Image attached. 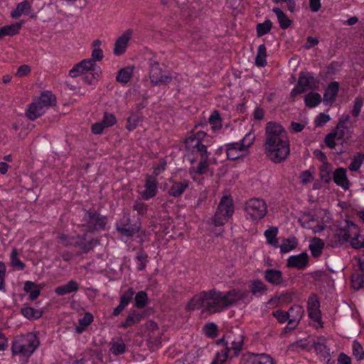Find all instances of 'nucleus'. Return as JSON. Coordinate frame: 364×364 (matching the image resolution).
I'll use <instances>...</instances> for the list:
<instances>
[{
    "mask_svg": "<svg viewBox=\"0 0 364 364\" xmlns=\"http://www.w3.org/2000/svg\"><path fill=\"white\" fill-rule=\"evenodd\" d=\"M140 120L141 117L138 114L132 112L130 114V116L127 119V124L125 126V128L129 132L134 131L137 127Z\"/></svg>",
    "mask_w": 364,
    "mask_h": 364,
    "instance_id": "48",
    "label": "nucleus"
},
{
    "mask_svg": "<svg viewBox=\"0 0 364 364\" xmlns=\"http://www.w3.org/2000/svg\"><path fill=\"white\" fill-rule=\"evenodd\" d=\"M255 140V135L253 132H250L246 134L245 136L239 141L240 144L242 146L245 151L247 152L249 147L253 144Z\"/></svg>",
    "mask_w": 364,
    "mask_h": 364,
    "instance_id": "56",
    "label": "nucleus"
},
{
    "mask_svg": "<svg viewBox=\"0 0 364 364\" xmlns=\"http://www.w3.org/2000/svg\"><path fill=\"white\" fill-rule=\"evenodd\" d=\"M272 27V23L269 19L265 20L263 23H258L256 26L257 36L262 37L268 33Z\"/></svg>",
    "mask_w": 364,
    "mask_h": 364,
    "instance_id": "43",
    "label": "nucleus"
},
{
    "mask_svg": "<svg viewBox=\"0 0 364 364\" xmlns=\"http://www.w3.org/2000/svg\"><path fill=\"white\" fill-rule=\"evenodd\" d=\"M99 71L85 72L82 77L83 82L87 85H95L100 76Z\"/></svg>",
    "mask_w": 364,
    "mask_h": 364,
    "instance_id": "50",
    "label": "nucleus"
},
{
    "mask_svg": "<svg viewBox=\"0 0 364 364\" xmlns=\"http://www.w3.org/2000/svg\"><path fill=\"white\" fill-rule=\"evenodd\" d=\"M144 317V314L136 310H131L124 321L122 322L119 328L126 329L139 323Z\"/></svg>",
    "mask_w": 364,
    "mask_h": 364,
    "instance_id": "29",
    "label": "nucleus"
},
{
    "mask_svg": "<svg viewBox=\"0 0 364 364\" xmlns=\"http://www.w3.org/2000/svg\"><path fill=\"white\" fill-rule=\"evenodd\" d=\"M144 191L140 193L143 199L147 200L154 198L158 191V181L155 176H148L145 180Z\"/></svg>",
    "mask_w": 364,
    "mask_h": 364,
    "instance_id": "15",
    "label": "nucleus"
},
{
    "mask_svg": "<svg viewBox=\"0 0 364 364\" xmlns=\"http://www.w3.org/2000/svg\"><path fill=\"white\" fill-rule=\"evenodd\" d=\"M240 364H276L274 358L266 353H247L242 355Z\"/></svg>",
    "mask_w": 364,
    "mask_h": 364,
    "instance_id": "10",
    "label": "nucleus"
},
{
    "mask_svg": "<svg viewBox=\"0 0 364 364\" xmlns=\"http://www.w3.org/2000/svg\"><path fill=\"white\" fill-rule=\"evenodd\" d=\"M21 312L23 314V316L27 318L28 319L39 318L43 314V311L36 309L30 306H26L22 308Z\"/></svg>",
    "mask_w": 364,
    "mask_h": 364,
    "instance_id": "42",
    "label": "nucleus"
},
{
    "mask_svg": "<svg viewBox=\"0 0 364 364\" xmlns=\"http://www.w3.org/2000/svg\"><path fill=\"white\" fill-rule=\"evenodd\" d=\"M98 356V355L95 353V350H90L84 353L81 358L73 360L70 364H85L88 362L89 359H99Z\"/></svg>",
    "mask_w": 364,
    "mask_h": 364,
    "instance_id": "51",
    "label": "nucleus"
},
{
    "mask_svg": "<svg viewBox=\"0 0 364 364\" xmlns=\"http://www.w3.org/2000/svg\"><path fill=\"white\" fill-rule=\"evenodd\" d=\"M205 335L210 338H215L218 336V326L214 323L205 324L203 328Z\"/></svg>",
    "mask_w": 364,
    "mask_h": 364,
    "instance_id": "53",
    "label": "nucleus"
},
{
    "mask_svg": "<svg viewBox=\"0 0 364 364\" xmlns=\"http://www.w3.org/2000/svg\"><path fill=\"white\" fill-rule=\"evenodd\" d=\"M339 90V83L336 81L331 82L326 88L323 93V102L331 105L336 100Z\"/></svg>",
    "mask_w": 364,
    "mask_h": 364,
    "instance_id": "27",
    "label": "nucleus"
},
{
    "mask_svg": "<svg viewBox=\"0 0 364 364\" xmlns=\"http://www.w3.org/2000/svg\"><path fill=\"white\" fill-rule=\"evenodd\" d=\"M190 183V181L186 178L180 181H171V186L168 190V194L173 198L181 197L188 188Z\"/></svg>",
    "mask_w": 364,
    "mask_h": 364,
    "instance_id": "18",
    "label": "nucleus"
},
{
    "mask_svg": "<svg viewBox=\"0 0 364 364\" xmlns=\"http://www.w3.org/2000/svg\"><path fill=\"white\" fill-rule=\"evenodd\" d=\"M263 147L266 156L274 164L287 160L290 154V142L281 124L273 122L266 124Z\"/></svg>",
    "mask_w": 364,
    "mask_h": 364,
    "instance_id": "2",
    "label": "nucleus"
},
{
    "mask_svg": "<svg viewBox=\"0 0 364 364\" xmlns=\"http://www.w3.org/2000/svg\"><path fill=\"white\" fill-rule=\"evenodd\" d=\"M333 181L344 190L349 188L350 182L348 179L346 169L344 168L340 167L335 170L333 174Z\"/></svg>",
    "mask_w": 364,
    "mask_h": 364,
    "instance_id": "25",
    "label": "nucleus"
},
{
    "mask_svg": "<svg viewBox=\"0 0 364 364\" xmlns=\"http://www.w3.org/2000/svg\"><path fill=\"white\" fill-rule=\"evenodd\" d=\"M272 11L276 14L279 26L282 29H287L291 26V21L279 8H273Z\"/></svg>",
    "mask_w": 364,
    "mask_h": 364,
    "instance_id": "36",
    "label": "nucleus"
},
{
    "mask_svg": "<svg viewBox=\"0 0 364 364\" xmlns=\"http://www.w3.org/2000/svg\"><path fill=\"white\" fill-rule=\"evenodd\" d=\"M267 48L264 44H261L258 46L257 55L255 58V65L258 67H264L267 65Z\"/></svg>",
    "mask_w": 364,
    "mask_h": 364,
    "instance_id": "38",
    "label": "nucleus"
},
{
    "mask_svg": "<svg viewBox=\"0 0 364 364\" xmlns=\"http://www.w3.org/2000/svg\"><path fill=\"white\" fill-rule=\"evenodd\" d=\"M349 229H337V232L331 240V247H340L350 242L351 235L348 233Z\"/></svg>",
    "mask_w": 364,
    "mask_h": 364,
    "instance_id": "24",
    "label": "nucleus"
},
{
    "mask_svg": "<svg viewBox=\"0 0 364 364\" xmlns=\"http://www.w3.org/2000/svg\"><path fill=\"white\" fill-rule=\"evenodd\" d=\"M299 223L303 228H306V225L310 223H316L314 225H310L308 228H324L320 225L318 222H316L314 216L309 213L304 214L299 219Z\"/></svg>",
    "mask_w": 364,
    "mask_h": 364,
    "instance_id": "46",
    "label": "nucleus"
},
{
    "mask_svg": "<svg viewBox=\"0 0 364 364\" xmlns=\"http://www.w3.org/2000/svg\"><path fill=\"white\" fill-rule=\"evenodd\" d=\"M109 346V351L114 355H122L126 351V345L122 339L110 342Z\"/></svg>",
    "mask_w": 364,
    "mask_h": 364,
    "instance_id": "40",
    "label": "nucleus"
},
{
    "mask_svg": "<svg viewBox=\"0 0 364 364\" xmlns=\"http://www.w3.org/2000/svg\"><path fill=\"white\" fill-rule=\"evenodd\" d=\"M318 83L319 80L314 76L312 73L301 72L296 85L290 92V97L294 98L305 92L307 88L314 89L317 87Z\"/></svg>",
    "mask_w": 364,
    "mask_h": 364,
    "instance_id": "7",
    "label": "nucleus"
},
{
    "mask_svg": "<svg viewBox=\"0 0 364 364\" xmlns=\"http://www.w3.org/2000/svg\"><path fill=\"white\" fill-rule=\"evenodd\" d=\"M358 266L360 272H355L350 277L351 286L355 290L364 288V259L359 258Z\"/></svg>",
    "mask_w": 364,
    "mask_h": 364,
    "instance_id": "21",
    "label": "nucleus"
},
{
    "mask_svg": "<svg viewBox=\"0 0 364 364\" xmlns=\"http://www.w3.org/2000/svg\"><path fill=\"white\" fill-rule=\"evenodd\" d=\"M46 107V91L41 92L40 98L35 100L26 110V116L31 120H34L44 112Z\"/></svg>",
    "mask_w": 364,
    "mask_h": 364,
    "instance_id": "11",
    "label": "nucleus"
},
{
    "mask_svg": "<svg viewBox=\"0 0 364 364\" xmlns=\"http://www.w3.org/2000/svg\"><path fill=\"white\" fill-rule=\"evenodd\" d=\"M78 64L80 65L84 73L100 70V67L91 59H84L78 63Z\"/></svg>",
    "mask_w": 364,
    "mask_h": 364,
    "instance_id": "47",
    "label": "nucleus"
},
{
    "mask_svg": "<svg viewBox=\"0 0 364 364\" xmlns=\"http://www.w3.org/2000/svg\"><path fill=\"white\" fill-rule=\"evenodd\" d=\"M234 211L235 205L232 197L230 196H223L213 217V224L215 226L224 225L232 217Z\"/></svg>",
    "mask_w": 364,
    "mask_h": 364,
    "instance_id": "6",
    "label": "nucleus"
},
{
    "mask_svg": "<svg viewBox=\"0 0 364 364\" xmlns=\"http://www.w3.org/2000/svg\"><path fill=\"white\" fill-rule=\"evenodd\" d=\"M352 350L353 356L358 360H361L364 359V349L357 340L353 341L352 345Z\"/></svg>",
    "mask_w": 364,
    "mask_h": 364,
    "instance_id": "55",
    "label": "nucleus"
},
{
    "mask_svg": "<svg viewBox=\"0 0 364 364\" xmlns=\"http://www.w3.org/2000/svg\"><path fill=\"white\" fill-rule=\"evenodd\" d=\"M79 289V284L75 280H70L67 284L59 286L55 288V292L59 296H63L73 292H76Z\"/></svg>",
    "mask_w": 364,
    "mask_h": 364,
    "instance_id": "31",
    "label": "nucleus"
},
{
    "mask_svg": "<svg viewBox=\"0 0 364 364\" xmlns=\"http://www.w3.org/2000/svg\"><path fill=\"white\" fill-rule=\"evenodd\" d=\"M207 134L203 131H198L191 134L184 140L186 156L191 164H195L199 159L198 165L189 168V173L192 176L194 173L203 175L207 173L209 166L210 153L208 151V146L203 141Z\"/></svg>",
    "mask_w": 364,
    "mask_h": 364,
    "instance_id": "3",
    "label": "nucleus"
},
{
    "mask_svg": "<svg viewBox=\"0 0 364 364\" xmlns=\"http://www.w3.org/2000/svg\"><path fill=\"white\" fill-rule=\"evenodd\" d=\"M288 314L289 315V318H291L293 321H297L299 322L303 316L304 310L302 306L300 305H294L289 309Z\"/></svg>",
    "mask_w": 364,
    "mask_h": 364,
    "instance_id": "49",
    "label": "nucleus"
},
{
    "mask_svg": "<svg viewBox=\"0 0 364 364\" xmlns=\"http://www.w3.org/2000/svg\"><path fill=\"white\" fill-rule=\"evenodd\" d=\"M227 158L235 161L245 155L246 151L239 142H232L225 144Z\"/></svg>",
    "mask_w": 364,
    "mask_h": 364,
    "instance_id": "22",
    "label": "nucleus"
},
{
    "mask_svg": "<svg viewBox=\"0 0 364 364\" xmlns=\"http://www.w3.org/2000/svg\"><path fill=\"white\" fill-rule=\"evenodd\" d=\"M244 210L247 220L257 223L267 215V205L263 199L253 198L245 203Z\"/></svg>",
    "mask_w": 364,
    "mask_h": 364,
    "instance_id": "5",
    "label": "nucleus"
},
{
    "mask_svg": "<svg viewBox=\"0 0 364 364\" xmlns=\"http://www.w3.org/2000/svg\"><path fill=\"white\" fill-rule=\"evenodd\" d=\"M363 105V99L360 97H356L353 102V106L351 110V114L353 117H358L360 115Z\"/></svg>",
    "mask_w": 364,
    "mask_h": 364,
    "instance_id": "62",
    "label": "nucleus"
},
{
    "mask_svg": "<svg viewBox=\"0 0 364 364\" xmlns=\"http://www.w3.org/2000/svg\"><path fill=\"white\" fill-rule=\"evenodd\" d=\"M208 122L214 132H218L222 128V119L218 111L214 110L211 113Z\"/></svg>",
    "mask_w": 364,
    "mask_h": 364,
    "instance_id": "39",
    "label": "nucleus"
},
{
    "mask_svg": "<svg viewBox=\"0 0 364 364\" xmlns=\"http://www.w3.org/2000/svg\"><path fill=\"white\" fill-rule=\"evenodd\" d=\"M134 67H126L120 69L116 77V80L122 84H127L133 75Z\"/></svg>",
    "mask_w": 364,
    "mask_h": 364,
    "instance_id": "33",
    "label": "nucleus"
},
{
    "mask_svg": "<svg viewBox=\"0 0 364 364\" xmlns=\"http://www.w3.org/2000/svg\"><path fill=\"white\" fill-rule=\"evenodd\" d=\"M326 339L323 336H320L314 341L313 346L316 353L326 359V364H333L334 360L330 357V349L326 346Z\"/></svg>",
    "mask_w": 364,
    "mask_h": 364,
    "instance_id": "19",
    "label": "nucleus"
},
{
    "mask_svg": "<svg viewBox=\"0 0 364 364\" xmlns=\"http://www.w3.org/2000/svg\"><path fill=\"white\" fill-rule=\"evenodd\" d=\"M349 115L343 116L339 119L336 127L332 131L337 137L338 141H342L345 138L350 136V132L347 127V123L350 121Z\"/></svg>",
    "mask_w": 364,
    "mask_h": 364,
    "instance_id": "14",
    "label": "nucleus"
},
{
    "mask_svg": "<svg viewBox=\"0 0 364 364\" xmlns=\"http://www.w3.org/2000/svg\"><path fill=\"white\" fill-rule=\"evenodd\" d=\"M228 357H230L229 348L226 346L225 349L216 353L211 364H223Z\"/></svg>",
    "mask_w": 364,
    "mask_h": 364,
    "instance_id": "54",
    "label": "nucleus"
},
{
    "mask_svg": "<svg viewBox=\"0 0 364 364\" xmlns=\"http://www.w3.org/2000/svg\"><path fill=\"white\" fill-rule=\"evenodd\" d=\"M228 339L230 341V346H228L229 348L230 357H237L242 349L244 345V336L240 334L237 338L232 339L230 336H228Z\"/></svg>",
    "mask_w": 364,
    "mask_h": 364,
    "instance_id": "28",
    "label": "nucleus"
},
{
    "mask_svg": "<svg viewBox=\"0 0 364 364\" xmlns=\"http://www.w3.org/2000/svg\"><path fill=\"white\" fill-rule=\"evenodd\" d=\"M273 317H274L279 323H284L289 318L288 311H284L281 309L274 311L272 313Z\"/></svg>",
    "mask_w": 364,
    "mask_h": 364,
    "instance_id": "64",
    "label": "nucleus"
},
{
    "mask_svg": "<svg viewBox=\"0 0 364 364\" xmlns=\"http://www.w3.org/2000/svg\"><path fill=\"white\" fill-rule=\"evenodd\" d=\"M39 344L40 342L37 336L32 333L18 336L15 337L12 341V355L14 356L21 355L23 357L28 358L35 351Z\"/></svg>",
    "mask_w": 364,
    "mask_h": 364,
    "instance_id": "4",
    "label": "nucleus"
},
{
    "mask_svg": "<svg viewBox=\"0 0 364 364\" xmlns=\"http://www.w3.org/2000/svg\"><path fill=\"white\" fill-rule=\"evenodd\" d=\"M321 102V97L318 92H311L305 95V105L309 108L318 106Z\"/></svg>",
    "mask_w": 364,
    "mask_h": 364,
    "instance_id": "34",
    "label": "nucleus"
},
{
    "mask_svg": "<svg viewBox=\"0 0 364 364\" xmlns=\"http://www.w3.org/2000/svg\"><path fill=\"white\" fill-rule=\"evenodd\" d=\"M350 243L355 249L364 248V235L355 234L353 237L351 236Z\"/></svg>",
    "mask_w": 364,
    "mask_h": 364,
    "instance_id": "59",
    "label": "nucleus"
},
{
    "mask_svg": "<svg viewBox=\"0 0 364 364\" xmlns=\"http://www.w3.org/2000/svg\"><path fill=\"white\" fill-rule=\"evenodd\" d=\"M59 240L65 246L75 247V243H77V235H69L63 233L59 237Z\"/></svg>",
    "mask_w": 364,
    "mask_h": 364,
    "instance_id": "57",
    "label": "nucleus"
},
{
    "mask_svg": "<svg viewBox=\"0 0 364 364\" xmlns=\"http://www.w3.org/2000/svg\"><path fill=\"white\" fill-rule=\"evenodd\" d=\"M102 122L106 127H111L117 123V118L114 114L105 112Z\"/></svg>",
    "mask_w": 364,
    "mask_h": 364,
    "instance_id": "63",
    "label": "nucleus"
},
{
    "mask_svg": "<svg viewBox=\"0 0 364 364\" xmlns=\"http://www.w3.org/2000/svg\"><path fill=\"white\" fill-rule=\"evenodd\" d=\"M132 36V30L128 29L124 31L115 41L113 53L115 55H122L127 47V44Z\"/></svg>",
    "mask_w": 364,
    "mask_h": 364,
    "instance_id": "16",
    "label": "nucleus"
},
{
    "mask_svg": "<svg viewBox=\"0 0 364 364\" xmlns=\"http://www.w3.org/2000/svg\"><path fill=\"white\" fill-rule=\"evenodd\" d=\"M324 242L318 237H314L311 240L309 248L312 257L316 258L321 256L322 250L324 248Z\"/></svg>",
    "mask_w": 364,
    "mask_h": 364,
    "instance_id": "32",
    "label": "nucleus"
},
{
    "mask_svg": "<svg viewBox=\"0 0 364 364\" xmlns=\"http://www.w3.org/2000/svg\"><path fill=\"white\" fill-rule=\"evenodd\" d=\"M83 222V226L87 228H105L107 223V218L95 208H90L84 215Z\"/></svg>",
    "mask_w": 364,
    "mask_h": 364,
    "instance_id": "9",
    "label": "nucleus"
},
{
    "mask_svg": "<svg viewBox=\"0 0 364 364\" xmlns=\"http://www.w3.org/2000/svg\"><path fill=\"white\" fill-rule=\"evenodd\" d=\"M59 240L65 246L75 247V243H77V235H69L63 233L59 237Z\"/></svg>",
    "mask_w": 364,
    "mask_h": 364,
    "instance_id": "58",
    "label": "nucleus"
},
{
    "mask_svg": "<svg viewBox=\"0 0 364 364\" xmlns=\"http://www.w3.org/2000/svg\"><path fill=\"white\" fill-rule=\"evenodd\" d=\"M307 311L309 316L313 321L321 323V312L320 311V301L316 294H311L307 301Z\"/></svg>",
    "mask_w": 364,
    "mask_h": 364,
    "instance_id": "12",
    "label": "nucleus"
},
{
    "mask_svg": "<svg viewBox=\"0 0 364 364\" xmlns=\"http://www.w3.org/2000/svg\"><path fill=\"white\" fill-rule=\"evenodd\" d=\"M76 242L75 247H77L80 250V252L77 255L88 253L99 243L97 239L92 237L87 233L82 236L77 235Z\"/></svg>",
    "mask_w": 364,
    "mask_h": 364,
    "instance_id": "13",
    "label": "nucleus"
},
{
    "mask_svg": "<svg viewBox=\"0 0 364 364\" xmlns=\"http://www.w3.org/2000/svg\"><path fill=\"white\" fill-rule=\"evenodd\" d=\"M148 258V254L143 250H140L136 252V261L137 271L141 272L146 269L147 263L149 262Z\"/></svg>",
    "mask_w": 364,
    "mask_h": 364,
    "instance_id": "35",
    "label": "nucleus"
},
{
    "mask_svg": "<svg viewBox=\"0 0 364 364\" xmlns=\"http://www.w3.org/2000/svg\"><path fill=\"white\" fill-rule=\"evenodd\" d=\"M319 171L321 179L326 183H329L332 179L331 164L328 162L323 164L320 166Z\"/></svg>",
    "mask_w": 364,
    "mask_h": 364,
    "instance_id": "41",
    "label": "nucleus"
},
{
    "mask_svg": "<svg viewBox=\"0 0 364 364\" xmlns=\"http://www.w3.org/2000/svg\"><path fill=\"white\" fill-rule=\"evenodd\" d=\"M279 229H266L264 232V236L267 239V243L273 245L274 247H278V240L277 235L278 234Z\"/></svg>",
    "mask_w": 364,
    "mask_h": 364,
    "instance_id": "45",
    "label": "nucleus"
},
{
    "mask_svg": "<svg viewBox=\"0 0 364 364\" xmlns=\"http://www.w3.org/2000/svg\"><path fill=\"white\" fill-rule=\"evenodd\" d=\"M134 294L133 288H129L120 296L119 303L122 304L126 307L132 300Z\"/></svg>",
    "mask_w": 364,
    "mask_h": 364,
    "instance_id": "61",
    "label": "nucleus"
},
{
    "mask_svg": "<svg viewBox=\"0 0 364 364\" xmlns=\"http://www.w3.org/2000/svg\"><path fill=\"white\" fill-rule=\"evenodd\" d=\"M252 301V296L247 290L232 289L223 292L213 289L194 296L187 304L186 309L193 311L205 306L206 311L215 314L234 305L248 304Z\"/></svg>",
    "mask_w": 364,
    "mask_h": 364,
    "instance_id": "1",
    "label": "nucleus"
},
{
    "mask_svg": "<svg viewBox=\"0 0 364 364\" xmlns=\"http://www.w3.org/2000/svg\"><path fill=\"white\" fill-rule=\"evenodd\" d=\"M298 245L297 239L294 236L283 240L282 244L279 246L281 253H287L295 249Z\"/></svg>",
    "mask_w": 364,
    "mask_h": 364,
    "instance_id": "37",
    "label": "nucleus"
},
{
    "mask_svg": "<svg viewBox=\"0 0 364 364\" xmlns=\"http://www.w3.org/2000/svg\"><path fill=\"white\" fill-rule=\"evenodd\" d=\"M31 5L28 0H24L17 4L16 9L11 12L13 19H18L22 15L31 16Z\"/></svg>",
    "mask_w": 364,
    "mask_h": 364,
    "instance_id": "26",
    "label": "nucleus"
},
{
    "mask_svg": "<svg viewBox=\"0 0 364 364\" xmlns=\"http://www.w3.org/2000/svg\"><path fill=\"white\" fill-rule=\"evenodd\" d=\"M268 290L267 286L260 279L252 280L250 284V291L252 295L259 297L265 294Z\"/></svg>",
    "mask_w": 364,
    "mask_h": 364,
    "instance_id": "30",
    "label": "nucleus"
},
{
    "mask_svg": "<svg viewBox=\"0 0 364 364\" xmlns=\"http://www.w3.org/2000/svg\"><path fill=\"white\" fill-rule=\"evenodd\" d=\"M24 23V21H21L14 22L10 25L1 26L0 28V40L6 36L13 37L18 35Z\"/></svg>",
    "mask_w": 364,
    "mask_h": 364,
    "instance_id": "23",
    "label": "nucleus"
},
{
    "mask_svg": "<svg viewBox=\"0 0 364 364\" xmlns=\"http://www.w3.org/2000/svg\"><path fill=\"white\" fill-rule=\"evenodd\" d=\"M263 277L266 282L274 286H279L284 282L283 272L277 269H267Z\"/></svg>",
    "mask_w": 364,
    "mask_h": 364,
    "instance_id": "20",
    "label": "nucleus"
},
{
    "mask_svg": "<svg viewBox=\"0 0 364 364\" xmlns=\"http://www.w3.org/2000/svg\"><path fill=\"white\" fill-rule=\"evenodd\" d=\"M309 260V257L306 252H301L296 255L290 256L287 261V266L291 268H296L298 269H304Z\"/></svg>",
    "mask_w": 364,
    "mask_h": 364,
    "instance_id": "17",
    "label": "nucleus"
},
{
    "mask_svg": "<svg viewBox=\"0 0 364 364\" xmlns=\"http://www.w3.org/2000/svg\"><path fill=\"white\" fill-rule=\"evenodd\" d=\"M149 64L150 67L149 78L152 86L166 85L172 80L171 75L163 73L159 63L155 58H150Z\"/></svg>",
    "mask_w": 364,
    "mask_h": 364,
    "instance_id": "8",
    "label": "nucleus"
},
{
    "mask_svg": "<svg viewBox=\"0 0 364 364\" xmlns=\"http://www.w3.org/2000/svg\"><path fill=\"white\" fill-rule=\"evenodd\" d=\"M148 303V296L146 291H140L136 294L134 298V306L136 308L142 309L146 306Z\"/></svg>",
    "mask_w": 364,
    "mask_h": 364,
    "instance_id": "44",
    "label": "nucleus"
},
{
    "mask_svg": "<svg viewBox=\"0 0 364 364\" xmlns=\"http://www.w3.org/2000/svg\"><path fill=\"white\" fill-rule=\"evenodd\" d=\"M17 255L18 252L16 248H13L11 254V265L18 270H23L26 265L18 258Z\"/></svg>",
    "mask_w": 364,
    "mask_h": 364,
    "instance_id": "52",
    "label": "nucleus"
},
{
    "mask_svg": "<svg viewBox=\"0 0 364 364\" xmlns=\"http://www.w3.org/2000/svg\"><path fill=\"white\" fill-rule=\"evenodd\" d=\"M174 229H159V231L156 232V236L158 240H163L166 241H169L170 239L173 238V232Z\"/></svg>",
    "mask_w": 364,
    "mask_h": 364,
    "instance_id": "60",
    "label": "nucleus"
}]
</instances>
